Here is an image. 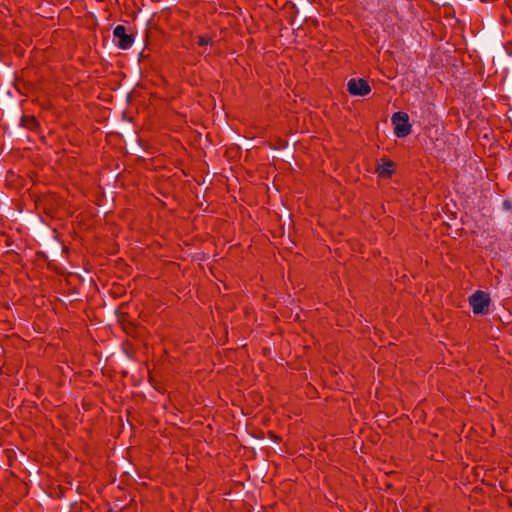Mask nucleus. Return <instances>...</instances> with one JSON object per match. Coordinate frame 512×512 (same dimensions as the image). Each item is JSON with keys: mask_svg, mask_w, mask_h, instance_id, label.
I'll use <instances>...</instances> for the list:
<instances>
[{"mask_svg": "<svg viewBox=\"0 0 512 512\" xmlns=\"http://www.w3.org/2000/svg\"><path fill=\"white\" fill-rule=\"evenodd\" d=\"M392 124L394 125V134L401 138L406 137L411 133V124L409 123V116L405 112H396L392 115Z\"/></svg>", "mask_w": 512, "mask_h": 512, "instance_id": "obj_1", "label": "nucleus"}, {"mask_svg": "<svg viewBox=\"0 0 512 512\" xmlns=\"http://www.w3.org/2000/svg\"><path fill=\"white\" fill-rule=\"evenodd\" d=\"M474 314H486L488 312L490 297L483 291H476L469 299Z\"/></svg>", "mask_w": 512, "mask_h": 512, "instance_id": "obj_2", "label": "nucleus"}, {"mask_svg": "<svg viewBox=\"0 0 512 512\" xmlns=\"http://www.w3.org/2000/svg\"><path fill=\"white\" fill-rule=\"evenodd\" d=\"M347 91L352 96H365L370 93L371 88L365 79L352 78L347 83Z\"/></svg>", "mask_w": 512, "mask_h": 512, "instance_id": "obj_3", "label": "nucleus"}, {"mask_svg": "<svg viewBox=\"0 0 512 512\" xmlns=\"http://www.w3.org/2000/svg\"><path fill=\"white\" fill-rule=\"evenodd\" d=\"M113 35L118 39L117 46L120 49H129L134 42L133 36L126 33L124 25H117L113 30Z\"/></svg>", "mask_w": 512, "mask_h": 512, "instance_id": "obj_4", "label": "nucleus"}, {"mask_svg": "<svg viewBox=\"0 0 512 512\" xmlns=\"http://www.w3.org/2000/svg\"><path fill=\"white\" fill-rule=\"evenodd\" d=\"M395 172V164L391 160L382 159L376 167V173L381 178H390Z\"/></svg>", "mask_w": 512, "mask_h": 512, "instance_id": "obj_5", "label": "nucleus"}, {"mask_svg": "<svg viewBox=\"0 0 512 512\" xmlns=\"http://www.w3.org/2000/svg\"><path fill=\"white\" fill-rule=\"evenodd\" d=\"M21 125L29 130H35L38 127V121L34 116L24 115L21 118Z\"/></svg>", "mask_w": 512, "mask_h": 512, "instance_id": "obj_6", "label": "nucleus"}, {"mask_svg": "<svg viewBox=\"0 0 512 512\" xmlns=\"http://www.w3.org/2000/svg\"><path fill=\"white\" fill-rule=\"evenodd\" d=\"M197 44L200 46V47H203V46H207V45H212L213 44V39L212 37L210 36H207V35H201L197 38Z\"/></svg>", "mask_w": 512, "mask_h": 512, "instance_id": "obj_7", "label": "nucleus"}]
</instances>
